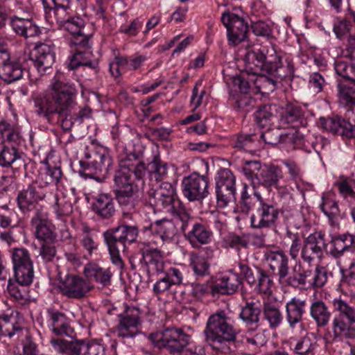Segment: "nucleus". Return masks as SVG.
I'll list each match as a JSON object with an SVG mask.
<instances>
[{"instance_id":"obj_1","label":"nucleus","mask_w":355,"mask_h":355,"mask_svg":"<svg viewBox=\"0 0 355 355\" xmlns=\"http://www.w3.org/2000/svg\"><path fill=\"white\" fill-rule=\"evenodd\" d=\"M334 70L338 103L345 112L321 117L320 123L327 131L355 146V63L337 60Z\"/></svg>"},{"instance_id":"obj_2","label":"nucleus","mask_w":355,"mask_h":355,"mask_svg":"<svg viewBox=\"0 0 355 355\" xmlns=\"http://www.w3.org/2000/svg\"><path fill=\"white\" fill-rule=\"evenodd\" d=\"M245 71L252 75L250 80L257 92L269 94L275 89L277 79L283 80L286 73L273 45L268 42L248 51L244 58Z\"/></svg>"},{"instance_id":"obj_3","label":"nucleus","mask_w":355,"mask_h":355,"mask_svg":"<svg viewBox=\"0 0 355 355\" xmlns=\"http://www.w3.org/2000/svg\"><path fill=\"white\" fill-rule=\"evenodd\" d=\"M146 171L147 168L139 155L130 153L121 155L119 168L114 178V191L116 200L123 209L124 218H131L130 212L135 211L139 183H143Z\"/></svg>"},{"instance_id":"obj_4","label":"nucleus","mask_w":355,"mask_h":355,"mask_svg":"<svg viewBox=\"0 0 355 355\" xmlns=\"http://www.w3.org/2000/svg\"><path fill=\"white\" fill-rule=\"evenodd\" d=\"M75 94V88L63 81L62 74H56L51 81L49 91L32 96L33 112L52 123L56 114H66L71 97Z\"/></svg>"},{"instance_id":"obj_5","label":"nucleus","mask_w":355,"mask_h":355,"mask_svg":"<svg viewBox=\"0 0 355 355\" xmlns=\"http://www.w3.org/2000/svg\"><path fill=\"white\" fill-rule=\"evenodd\" d=\"M332 305L336 312L331 324L333 340L355 339V306L341 297L334 298Z\"/></svg>"},{"instance_id":"obj_6","label":"nucleus","mask_w":355,"mask_h":355,"mask_svg":"<svg viewBox=\"0 0 355 355\" xmlns=\"http://www.w3.org/2000/svg\"><path fill=\"white\" fill-rule=\"evenodd\" d=\"M138 228L135 225H123L104 232L103 239L107 246L112 263L118 270L124 268V262L120 254L125 250V243H132L137 240Z\"/></svg>"},{"instance_id":"obj_7","label":"nucleus","mask_w":355,"mask_h":355,"mask_svg":"<svg viewBox=\"0 0 355 355\" xmlns=\"http://www.w3.org/2000/svg\"><path fill=\"white\" fill-rule=\"evenodd\" d=\"M237 333L232 319L223 311L209 316L204 331L205 341L214 349H218L225 341L235 340Z\"/></svg>"},{"instance_id":"obj_8","label":"nucleus","mask_w":355,"mask_h":355,"mask_svg":"<svg viewBox=\"0 0 355 355\" xmlns=\"http://www.w3.org/2000/svg\"><path fill=\"white\" fill-rule=\"evenodd\" d=\"M148 195L150 205L162 206L166 211L178 216L181 221L186 222L190 218L171 183L162 182L158 189L148 191Z\"/></svg>"},{"instance_id":"obj_9","label":"nucleus","mask_w":355,"mask_h":355,"mask_svg":"<svg viewBox=\"0 0 355 355\" xmlns=\"http://www.w3.org/2000/svg\"><path fill=\"white\" fill-rule=\"evenodd\" d=\"M297 225L298 228H301V232L295 234L296 239H294L293 243H292L290 248V268H292L293 272L292 275H290V286L293 287H300L304 288L306 283V278L311 275V270L308 268H305V264L300 259H297V254L299 251L297 249V242L300 240V236L304 235V232L307 230V227L304 225L302 215L300 213H297Z\"/></svg>"},{"instance_id":"obj_10","label":"nucleus","mask_w":355,"mask_h":355,"mask_svg":"<svg viewBox=\"0 0 355 355\" xmlns=\"http://www.w3.org/2000/svg\"><path fill=\"white\" fill-rule=\"evenodd\" d=\"M190 336L181 329L167 327L162 331L152 333L149 340L158 347H166L171 353L181 352L189 344Z\"/></svg>"},{"instance_id":"obj_11","label":"nucleus","mask_w":355,"mask_h":355,"mask_svg":"<svg viewBox=\"0 0 355 355\" xmlns=\"http://www.w3.org/2000/svg\"><path fill=\"white\" fill-rule=\"evenodd\" d=\"M11 258L17 283L21 286L31 284L34 278V270L29 251L24 248H13Z\"/></svg>"},{"instance_id":"obj_12","label":"nucleus","mask_w":355,"mask_h":355,"mask_svg":"<svg viewBox=\"0 0 355 355\" xmlns=\"http://www.w3.org/2000/svg\"><path fill=\"white\" fill-rule=\"evenodd\" d=\"M130 261L132 268L139 266L140 269L148 273L165 274L167 269V266L157 248L144 250L141 254L132 256Z\"/></svg>"},{"instance_id":"obj_13","label":"nucleus","mask_w":355,"mask_h":355,"mask_svg":"<svg viewBox=\"0 0 355 355\" xmlns=\"http://www.w3.org/2000/svg\"><path fill=\"white\" fill-rule=\"evenodd\" d=\"M216 193L218 206L225 207L235 200L236 178L228 168H221L216 177Z\"/></svg>"},{"instance_id":"obj_14","label":"nucleus","mask_w":355,"mask_h":355,"mask_svg":"<svg viewBox=\"0 0 355 355\" xmlns=\"http://www.w3.org/2000/svg\"><path fill=\"white\" fill-rule=\"evenodd\" d=\"M306 119L304 117V109L302 106L290 102V146L292 145L294 149H299L310 153L306 145L304 134L301 132L299 128H305Z\"/></svg>"},{"instance_id":"obj_15","label":"nucleus","mask_w":355,"mask_h":355,"mask_svg":"<svg viewBox=\"0 0 355 355\" xmlns=\"http://www.w3.org/2000/svg\"><path fill=\"white\" fill-rule=\"evenodd\" d=\"M183 195L189 201H198L205 198L208 194V180L198 173H191L182 181Z\"/></svg>"},{"instance_id":"obj_16","label":"nucleus","mask_w":355,"mask_h":355,"mask_svg":"<svg viewBox=\"0 0 355 355\" xmlns=\"http://www.w3.org/2000/svg\"><path fill=\"white\" fill-rule=\"evenodd\" d=\"M275 117L279 119V128L286 129L288 127V110L286 107L265 105L254 113L256 123L261 128L270 125Z\"/></svg>"},{"instance_id":"obj_17","label":"nucleus","mask_w":355,"mask_h":355,"mask_svg":"<svg viewBox=\"0 0 355 355\" xmlns=\"http://www.w3.org/2000/svg\"><path fill=\"white\" fill-rule=\"evenodd\" d=\"M189 218L186 222L182 221V230L185 239L191 246L199 249L202 245L209 244L212 239L213 232L209 227L204 223L195 222L189 228Z\"/></svg>"},{"instance_id":"obj_18","label":"nucleus","mask_w":355,"mask_h":355,"mask_svg":"<svg viewBox=\"0 0 355 355\" xmlns=\"http://www.w3.org/2000/svg\"><path fill=\"white\" fill-rule=\"evenodd\" d=\"M221 21L227 28L228 40L232 45H238L247 38L248 26L243 18L228 12L222 15Z\"/></svg>"},{"instance_id":"obj_19","label":"nucleus","mask_w":355,"mask_h":355,"mask_svg":"<svg viewBox=\"0 0 355 355\" xmlns=\"http://www.w3.org/2000/svg\"><path fill=\"white\" fill-rule=\"evenodd\" d=\"M93 288L94 286L88 280L77 275H67L59 286L63 295L76 300L85 297Z\"/></svg>"},{"instance_id":"obj_20","label":"nucleus","mask_w":355,"mask_h":355,"mask_svg":"<svg viewBox=\"0 0 355 355\" xmlns=\"http://www.w3.org/2000/svg\"><path fill=\"white\" fill-rule=\"evenodd\" d=\"M257 208L250 217L251 225L254 228L270 227L276 220L278 211L271 205L265 202L261 196H258Z\"/></svg>"},{"instance_id":"obj_21","label":"nucleus","mask_w":355,"mask_h":355,"mask_svg":"<svg viewBox=\"0 0 355 355\" xmlns=\"http://www.w3.org/2000/svg\"><path fill=\"white\" fill-rule=\"evenodd\" d=\"M29 59L33 62L38 72L43 74L55 62L54 46L45 43L36 44L29 54Z\"/></svg>"},{"instance_id":"obj_22","label":"nucleus","mask_w":355,"mask_h":355,"mask_svg":"<svg viewBox=\"0 0 355 355\" xmlns=\"http://www.w3.org/2000/svg\"><path fill=\"white\" fill-rule=\"evenodd\" d=\"M23 73L21 64L12 59L7 50L0 49V79L10 84L21 79Z\"/></svg>"},{"instance_id":"obj_23","label":"nucleus","mask_w":355,"mask_h":355,"mask_svg":"<svg viewBox=\"0 0 355 355\" xmlns=\"http://www.w3.org/2000/svg\"><path fill=\"white\" fill-rule=\"evenodd\" d=\"M64 30L72 36L69 41L71 46L89 48L90 46L91 34L85 31V21L78 16H73L63 26Z\"/></svg>"},{"instance_id":"obj_24","label":"nucleus","mask_w":355,"mask_h":355,"mask_svg":"<svg viewBox=\"0 0 355 355\" xmlns=\"http://www.w3.org/2000/svg\"><path fill=\"white\" fill-rule=\"evenodd\" d=\"M140 311L138 308L128 307L120 315L116 331L117 336L122 338H132L139 332Z\"/></svg>"},{"instance_id":"obj_25","label":"nucleus","mask_w":355,"mask_h":355,"mask_svg":"<svg viewBox=\"0 0 355 355\" xmlns=\"http://www.w3.org/2000/svg\"><path fill=\"white\" fill-rule=\"evenodd\" d=\"M46 193L32 182L25 189L19 191L17 197V206L24 214L34 210L38 202L43 200Z\"/></svg>"},{"instance_id":"obj_26","label":"nucleus","mask_w":355,"mask_h":355,"mask_svg":"<svg viewBox=\"0 0 355 355\" xmlns=\"http://www.w3.org/2000/svg\"><path fill=\"white\" fill-rule=\"evenodd\" d=\"M241 284V279L237 273L229 270L218 277L210 287L213 296L232 295L237 291Z\"/></svg>"},{"instance_id":"obj_27","label":"nucleus","mask_w":355,"mask_h":355,"mask_svg":"<svg viewBox=\"0 0 355 355\" xmlns=\"http://www.w3.org/2000/svg\"><path fill=\"white\" fill-rule=\"evenodd\" d=\"M304 243L301 257L304 261L307 262H310L315 257H321L323 254V251L327 247L324 239V234L322 232H315L310 234L304 241Z\"/></svg>"},{"instance_id":"obj_28","label":"nucleus","mask_w":355,"mask_h":355,"mask_svg":"<svg viewBox=\"0 0 355 355\" xmlns=\"http://www.w3.org/2000/svg\"><path fill=\"white\" fill-rule=\"evenodd\" d=\"M265 257L272 270H278L279 282L284 293L288 290V259L282 251H270L265 254Z\"/></svg>"},{"instance_id":"obj_29","label":"nucleus","mask_w":355,"mask_h":355,"mask_svg":"<svg viewBox=\"0 0 355 355\" xmlns=\"http://www.w3.org/2000/svg\"><path fill=\"white\" fill-rule=\"evenodd\" d=\"M146 233L153 234V238L150 242L159 245L164 242L171 241L177 234V228L173 221L162 219L152 223Z\"/></svg>"},{"instance_id":"obj_30","label":"nucleus","mask_w":355,"mask_h":355,"mask_svg":"<svg viewBox=\"0 0 355 355\" xmlns=\"http://www.w3.org/2000/svg\"><path fill=\"white\" fill-rule=\"evenodd\" d=\"M25 159L17 149V146L5 144L0 151V166L11 168L14 173L26 168Z\"/></svg>"},{"instance_id":"obj_31","label":"nucleus","mask_w":355,"mask_h":355,"mask_svg":"<svg viewBox=\"0 0 355 355\" xmlns=\"http://www.w3.org/2000/svg\"><path fill=\"white\" fill-rule=\"evenodd\" d=\"M0 134L5 144L19 146L24 142L20 128L15 119L0 121Z\"/></svg>"},{"instance_id":"obj_32","label":"nucleus","mask_w":355,"mask_h":355,"mask_svg":"<svg viewBox=\"0 0 355 355\" xmlns=\"http://www.w3.org/2000/svg\"><path fill=\"white\" fill-rule=\"evenodd\" d=\"M80 165L87 175L106 173L112 165V158L107 153H95L92 161H80Z\"/></svg>"},{"instance_id":"obj_33","label":"nucleus","mask_w":355,"mask_h":355,"mask_svg":"<svg viewBox=\"0 0 355 355\" xmlns=\"http://www.w3.org/2000/svg\"><path fill=\"white\" fill-rule=\"evenodd\" d=\"M319 207L322 212L327 216L329 224L331 227L339 225L340 220L343 218L338 202L331 193H324L321 198V203Z\"/></svg>"},{"instance_id":"obj_34","label":"nucleus","mask_w":355,"mask_h":355,"mask_svg":"<svg viewBox=\"0 0 355 355\" xmlns=\"http://www.w3.org/2000/svg\"><path fill=\"white\" fill-rule=\"evenodd\" d=\"M310 316L314 320L317 327H327L331 320L332 313L330 308L322 300H314L309 308Z\"/></svg>"},{"instance_id":"obj_35","label":"nucleus","mask_w":355,"mask_h":355,"mask_svg":"<svg viewBox=\"0 0 355 355\" xmlns=\"http://www.w3.org/2000/svg\"><path fill=\"white\" fill-rule=\"evenodd\" d=\"M92 209L94 213L103 219H110L116 212L112 197L109 194H100L93 202Z\"/></svg>"},{"instance_id":"obj_36","label":"nucleus","mask_w":355,"mask_h":355,"mask_svg":"<svg viewBox=\"0 0 355 355\" xmlns=\"http://www.w3.org/2000/svg\"><path fill=\"white\" fill-rule=\"evenodd\" d=\"M355 248V236L346 233L333 236L330 241V254L335 258L341 257L345 251Z\"/></svg>"},{"instance_id":"obj_37","label":"nucleus","mask_w":355,"mask_h":355,"mask_svg":"<svg viewBox=\"0 0 355 355\" xmlns=\"http://www.w3.org/2000/svg\"><path fill=\"white\" fill-rule=\"evenodd\" d=\"M31 224L35 228V234L37 239L47 241L53 239L51 223L45 214L37 211L31 219Z\"/></svg>"},{"instance_id":"obj_38","label":"nucleus","mask_w":355,"mask_h":355,"mask_svg":"<svg viewBox=\"0 0 355 355\" xmlns=\"http://www.w3.org/2000/svg\"><path fill=\"white\" fill-rule=\"evenodd\" d=\"M10 25L17 34L25 37H33L40 33L39 27L28 17L14 16L11 18Z\"/></svg>"},{"instance_id":"obj_39","label":"nucleus","mask_w":355,"mask_h":355,"mask_svg":"<svg viewBox=\"0 0 355 355\" xmlns=\"http://www.w3.org/2000/svg\"><path fill=\"white\" fill-rule=\"evenodd\" d=\"M83 273L89 279H94L103 286H107L111 284L112 273L110 268H104L95 263H89L85 266Z\"/></svg>"},{"instance_id":"obj_40","label":"nucleus","mask_w":355,"mask_h":355,"mask_svg":"<svg viewBox=\"0 0 355 355\" xmlns=\"http://www.w3.org/2000/svg\"><path fill=\"white\" fill-rule=\"evenodd\" d=\"M333 31L336 37L343 42L347 50L350 47L351 41L355 40V30L352 23L346 19H338L334 24Z\"/></svg>"},{"instance_id":"obj_41","label":"nucleus","mask_w":355,"mask_h":355,"mask_svg":"<svg viewBox=\"0 0 355 355\" xmlns=\"http://www.w3.org/2000/svg\"><path fill=\"white\" fill-rule=\"evenodd\" d=\"M282 178V172L279 167L264 165L258 173L256 184H261L268 188L277 185L278 180Z\"/></svg>"},{"instance_id":"obj_42","label":"nucleus","mask_w":355,"mask_h":355,"mask_svg":"<svg viewBox=\"0 0 355 355\" xmlns=\"http://www.w3.org/2000/svg\"><path fill=\"white\" fill-rule=\"evenodd\" d=\"M24 329L17 322L16 317L10 315L0 316V334L2 336L12 338L16 336L19 338L23 335Z\"/></svg>"},{"instance_id":"obj_43","label":"nucleus","mask_w":355,"mask_h":355,"mask_svg":"<svg viewBox=\"0 0 355 355\" xmlns=\"http://www.w3.org/2000/svg\"><path fill=\"white\" fill-rule=\"evenodd\" d=\"M53 332L57 336L66 335L70 336L72 329L69 327L65 315L54 310H48Z\"/></svg>"},{"instance_id":"obj_44","label":"nucleus","mask_w":355,"mask_h":355,"mask_svg":"<svg viewBox=\"0 0 355 355\" xmlns=\"http://www.w3.org/2000/svg\"><path fill=\"white\" fill-rule=\"evenodd\" d=\"M62 175L60 167H51L47 165L44 168L40 171L38 177L34 182L38 188L46 187L52 184L58 183Z\"/></svg>"},{"instance_id":"obj_45","label":"nucleus","mask_w":355,"mask_h":355,"mask_svg":"<svg viewBox=\"0 0 355 355\" xmlns=\"http://www.w3.org/2000/svg\"><path fill=\"white\" fill-rule=\"evenodd\" d=\"M76 52L70 59L69 67L71 69H75L80 66H87L92 69H95L97 65L96 61L92 60V54L89 51V48L77 46Z\"/></svg>"},{"instance_id":"obj_46","label":"nucleus","mask_w":355,"mask_h":355,"mask_svg":"<svg viewBox=\"0 0 355 355\" xmlns=\"http://www.w3.org/2000/svg\"><path fill=\"white\" fill-rule=\"evenodd\" d=\"M50 344L53 349L62 354L65 355H80V346L76 343L68 341L61 338H52Z\"/></svg>"},{"instance_id":"obj_47","label":"nucleus","mask_w":355,"mask_h":355,"mask_svg":"<svg viewBox=\"0 0 355 355\" xmlns=\"http://www.w3.org/2000/svg\"><path fill=\"white\" fill-rule=\"evenodd\" d=\"M189 266L196 276L202 277L210 274V263L204 260L196 252L189 253Z\"/></svg>"},{"instance_id":"obj_48","label":"nucleus","mask_w":355,"mask_h":355,"mask_svg":"<svg viewBox=\"0 0 355 355\" xmlns=\"http://www.w3.org/2000/svg\"><path fill=\"white\" fill-rule=\"evenodd\" d=\"M306 298L293 297L290 300V327L300 323L306 312Z\"/></svg>"},{"instance_id":"obj_49","label":"nucleus","mask_w":355,"mask_h":355,"mask_svg":"<svg viewBox=\"0 0 355 355\" xmlns=\"http://www.w3.org/2000/svg\"><path fill=\"white\" fill-rule=\"evenodd\" d=\"M263 316L268 320L270 327H276L282 322V317L276 306L275 302H271L270 299H263Z\"/></svg>"},{"instance_id":"obj_50","label":"nucleus","mask_w":355,"mask_h":355,"mask_svg":"<svg viewBox=\"0 0 355 355\" xmlns=\"http://www.w3.org/2000/svg\"><path fill=\"white\" fill-rule=\"evenodd\" d=\"M79 242L83 249L89 256H92L98 247L92 230L87 226H84L80 235Z\"/></svg>"},{"instance_id":"obj_51","label":"nucleus","mask_w":355,"mask_h":355,"mask_svg":"<svg viewBox=\"0 0 355 355\" xmlns=\"http://www.w3.org/2000/svg\"><path fill=\"white\" fill-rule=\"evenodd\" d=\"M255 286L259 293L264 295V299H270L274 286L273 280L262 270L257 271V279Z\"/></svg>"},{"instance_id":"obj_52","label":"nucleus","mask_w":355,"mask_h":355,"mask_svg":"<svg viewBox=\"0 0 355 355\" xmlns=\"http://www.w3.org/2000/svg\"><path fill=\"white\" fill-rule=\"evenodd\" d=\"M257 143H259L257 135L241 133L233 137L232 146L235 148L250 150L253 147L257 146Z\"/></svg>"},{"instance_id":"obj_53","label":"nucleus","mask_w":355,"mask_h":355,"mask_svg":"<svg viewBox=\"0 0 355 355\" xmlns=\"http://www.w3.org/2000/svg\"><path fill=\"white\" fill-rule=\"evenodd\" d=\"M149 173L151 179L163 180L167 177L168 164L162 161L159 157L155 156L150 164Z\"/></svg>"},{"instance_id":"obj_54","label":"nucleus","mask_w":355,"mask_h":355,"mask_svg":"<svg viewBox=\"0 0 355 355\" xmlns=\"http://www.w3.org/2000/svg\"><path fill=\"white\" fill-rule=\"evenodd\" d=\"M260 309L254 302H249L243 307L240 318L248 324H256L259 320Z\"/></svg>"},{"instance_id":"obj_55","label":"nucleus","mask_w":355,"mask_h":355,"mask_svg":"<svg viewBox=\"0 0 355 355\" xmlns=\"http://www.w3.org/2000/svg\"><path fill=\"white\" fill-rule=\"evenodd\" d=\"M123 58V64L126 71H141L145 62L148 60L146 55L135 53Z\"/></svg>"},{"instance_id":"obj_56","label":"nucleus","mask_w":355,"mask_h":355,"mask_svg":"<svg viewBox=\"0 0 355 355\" xmlns=\"http://www.w3.org/2000/svg\"><path fill=\"white\" fill-rule=\"evenodd\" d=\"M224 241L227 246L240 250L241 248L248 247L250 239L248 235L245 234L239 235L230 233L226 236Z\"/></svg>"},{"instance_id":"obj_57","label":"nucleus","mask_w":355,"mask_h":355,"mask_svg":"<svg viewBox=\"0 0 355 355\" xmlns=\"http://www.w3.org/2000/svg\"><path fill=\"white\" fill-rule=\"evenodd\" d=\"M294 345L293 354L296 355H306L311 350V343L309 338L302 337L300 339L290 338V348Z\"/></svg>"},{"instance_id":"obj_58","label":"nucleus","mask_w":355,"mask_h":355,"mask_svg":"<svg viewBox=\"0 0 355 355\" xmlns=\"http://www.w3.org/2000/svg\"><path fill=\"white\" fill-rule=\"evenodd\" d=\"M263 166L258 161H248L244 164L242 170L245 176L251 180L254 186L256 185V180L258 178V173Z\"/></svg>"},{"instance_id":"obj_59","label":"nucleus","mask_w":355,"mask_h":355,"mask_svg":"<svg viewBox=\"0 0 355 355\" xmlns=\"http://www.w3.org/2000/svg\"><path fill=\"white\" fill-rule=\"evenodd\" d=\"M329 275H331V273L328 272L325 267L318 266L315 269L312 280L309 281V284L313 287L321 288L327 282Z\"/></svg>"},{"instance_id":"obj_60","label":"nucleus","mask_w":355,"mask_h":355,"mask_svg":"<svg viewBox=\"0 0 355 355\" xmlns=\"http://www.w3.org/2000/svg\"><path fill=\"white\" fill-rule=\"evenodd\" d=\"M290 189L293 190L294 187L300 192H303V183L301 181L302 173L298 166L290 162Z\"/></svg>"},{"instance_id":"obj_61","label":"nucleus","mask_w":355,"mask_h":355,"mask_svg":"<svg viewBox=\"0 0 355 355\" xmlns=\"http://www.w3.org/2000/svg\"><path fill=\"white\" fill-rule=\"evenodd\" d=\"M73 97H71V102L68 107L66 114H56V122L60 125L64 131L69 130L73 126V122L71 116V110L73 108Z\"/></svg>"},{"instance_id":"obj_62","label":"nucleus","mask_w":355,"mask_h":355,"mask_svg":"<svg viewBox=\"0 0 355 355\" xmlns=\"http://www.w3.org/2000/svg\"><path fill=\"white\" fill-rule=\"evenodd\" d=\"M8 292L11 297L20 304H25L28 302L25 292L21 291L18 286L9 279L7 286Z\"/></svg>"},{"instance_id":"obj_63","label":"nucleus","mask_w":355,"mask_h":355,"mask_svg":"<svg viewBox=\"0 0 355 355\" xmlns=\"http://www.w3.org/2000/svg\"><path fill=\"white\" fill-rule=\"evenodd\" d=\"M325 85L324 77L318 72L311 73L309 76V86L315 93H320L323 90Z\"/></svg>"},{"instance_id":"obj_64","label":"nucleus","mask_w":355,"mask_h":355,"mask_svg":"<svg viewBox=\"0 0 355 355\" xmlns=\"http://www.w3.org/2000/svg\"><path fill=\"white\" fill-rule=\"evenodd\" d=\"M71 8H62V6H55L54 9H51V12L55 15V22L61 27L73 16L70 15Z\"/></svg>"}]
</instances>
